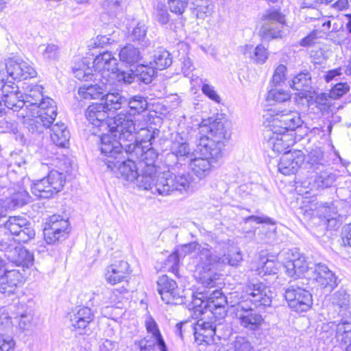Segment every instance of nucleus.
<instances>
[{"mask_svg": "<svg viewBox=\"0 0 351 351\" xmlns=\"http://www.w3.org/2000/svg\"><path fill=\"white\" fill-rule=\"evenodd\" d=\"M211 313L215 317V320L206 321L204 319H199L195 323L190 324L189 322L179 323L176 324V328L179 332V336L182 338V327L183 325L189 326L193 332L195 342L198 345H202L203 343L211 344L215 341V337L218 340L221 339V334L219 332L218 326L220 323H217V319L220 322L223 317H219V316L215 315L212 312Z\"/></svg>", "mask_w": 351, "mask_h": 351, "instance_id": "0eeeda50", "label": "nucleus"}, {"mask_svg": "<svg viewBox=\"0 0 351 351\" xmlns=\"http://www.w3.org/2000/svg\"><path fill=\"white\" fill-rule=\"evenodd\" d=\"M270 119L271 127L279 129L280 132L285 133L289 130H295L302 126L304 123L298 111L287 109L276 110L271 114Z\"/></svg>", "mask_w": 351, "mask_h": 351, "instance_id": "2eb2a0df", "label": "nucleus"}, {"mask_svg": "<svg viewBox=\"0 0 351 351\" xmlns=\"http://www.w3.org/2000/svg\"><path fill=\"white\" fill-rule=\"evenodd\" d=\"M147 101L144 97L140 95H135L128 101L129 110L125 113L135 118V115L140 114L147 109Z\"/></svg>", "mask_w": 351, "mask_h": 351, "instance_id": "a18cd8bd", "label": "nucleus"}, {"mask_svg": "<svg viewBox=\"0 0 351 351\" xmlns=\"http://www.w3.org/2000/svg\"><path fill=\"white\" fill-rule=\"evenodd\" d=\"M204 247H202L200 245L195 242H192L190 243H187L183 245L180 246L176 252L180 256L181 258L184 257L186 254H191L196 250L198 251L199 258L200 259V251L202 249H204ZM200 261L197 265V271L198 274V278L199 279V272L201 271V269L199 268Z\"/></svg>", "mask_w": 351, "mask_h": 351, "instance_id": "5fc2aeb1", "label": "nucleus"}, {"mask_svg": "<svg viewBox=\"0 0 351 351\" xmlns=\"http://www.w3.org/2000/svg\"><path fill=\"white\" fill-rule=\"evenodd\" d=\"M311 278L318 288L326 292H331L337 285L335 274L325 264H314Z\"/></svg>", "mask_w": 351, "mask_h": 351, "instance_id": "a211bd4d", "label": "nucleus"}, {"mask_svg": "<svg viewBox=\"0 0 351 351\" xmlns=\"http://www.w3.org/2000/svg\"><path fill=\"white\" fill-rule=\"evenodd\" d=\"M202 157L193 156L189 160V167L191 172L199 179L205 178L211 171L213 163L220 158H214L200 152Z\"/></svg>", "mask_w": 351, "mask_h": 351, "instance_id": "b1692460", "label": "nucleus"}, {"mask_svg": "<svg viewBox=\"0 0 351 351\" xmlns=\"http://www.w3.org/2000/svg\"><path fill=\"white\" fill-rule=\"evenodd\" d=\"M12 89L14 88L12 87ZM3 105L14 111L19 110L26 111L25 108H24V100H17L16 91L14 90L10 91L9 89H7V92L3 93L2 99L0 100V111L3 110Z\"/></svg>", "mask_w": 351, "mask_h": 351, "instance_id": "ea45409f", "label": "nucleus"}, {"mask_svg": "<svg viewBox=\"0 0 351 351\" xmlns=\"http://www.w3.org/2000/svg\"><path fill=\"white\" fill-rule=\"evenodd\" d=\"M193 302L196 306L208 308L219 318L226 317L228 305L235 307L241 326L250 331L258 330L263 322V316L254 310L252 305L245 304L243 300H229L219 289L198 292Z\"/></svg>", "mask_w": 351, "mask_h": 351, "instance_id": "f257e3e1", "label": "nucleus"}, {"mask_svg": "<svg viewBox=\"0 0 351 351\" xmlns=\"http://www.w3.org/2000/svg\"><path fill=\"white\" fill-rule=\"evenodd\" d=\"M150 64H152V62H150ZM156 74V71L153 65L140 64L134 71L136 78L145 84L151 83Z\"/></svg>", "mask_w": 351, "mask_h": 351, "instance_id": "49530a36", "label": "nucleus"}, {"mask_svg": "<svg viewBox=\"0 0 351 351\" xmlns=\"http://www.w3.org/2000/svg\"><path fill=\"white\" fill-rule=\"evenodd\" d=\"M147 28L144 23H138L132 29L130 34V39L135 42H139L143 46L148 45V40H146Z\"/></svg>", "mask_w": 351, "mask_h": 351, "instance_id": "864d4df0", "label": "nucleus"}, {"mask_svg": "<svg viewBox=\"0 0 351 351\" xmlns=\"http://www.w3.org/2000/svg\"><path fill=\"white\" fill-rule=\"evenodd\" d=\"M101 100L107 111L119 110L126 103V99L118 92L104 93Z\"/></svg>", "mask_w": 351, "mask_h": 351, "instance_id": "79ce46f5", "label": "nucleus"}, {"mask_svg": "<svg viewBox=\"0 0 351 351\" xmlns=\"http://www.w3.org/2000/svg\"><path fill=\"white\" fill-rule=\"evenodd\" d=\"M39 51L46 60H56L59 55V49L56 45H41L39 47Z\"/></svg>", "mask_w": 351, "mask_h": 351, "instance_id": "0e129e2a", "label": "nucleus"}, {"mask_svg": "<svg viewBox=\"0 0 351 351\" xmlns=\"http://www.w3.org/2000/svg\"><path fill=\"white\" fill-rule=\"evenodd\" d=\"M265 137H268L267 146L277 153L289 152L287 149L295 143L291 134L280 132L274 127L267 132Z\"/></svg>", "mask_w": 351, "mask_h": 351, "instance_id": "aec40b11", "label": "nucleus"}, {"mask_svg": "<svg viewBox=\"0 0 351 351\" xmlns=\"http://www.w3.org/2000/svg\"><path fill=\"white\" fill-rule=\"evenodd\" d=\"M290 86L298 91H300L302 96L307 93H311L312 87V79L310 73L301 72L295 75L291 81Z\"/></svg>", "mask_w": 351, "mask_h": 351, "instance_id": "e433bc0d", "label": "nucleus"}, {"mask_svg": "<svg viewBox=\"0 0 351 351\" xmlns=\"http://www.w3.org/2000/svg\"><path fill=\"white\" fill-rule=\"evenodd\" d=\"M117 60L112 53L106 51L97 56L93 62L95 80H103L110 83L112 75H114L117 69Z\"/></svg>", "mask_w": 351, "mask_h": 351, "instance_id": "4468645a", "label": "nucleus"}, {"mask_svg": "<svg viewBox=\"0 0 351 351\" xmlns=\"http://www.w3.org/2000/svg\"><path fill=\"white\" fill-rule=\"evenodd\" d=\"M286 261L284 267L287 274L291 278L300 277L308 270L314 269V265L309 263L305 256L300 254L297 249L289 250L285 252Z\"/></svg>", "mask_w": 351, "mask_h": 351, "instance_id": "dca6fc26", "label": "nucleus"}, {"mask_svg": "<svg viewBox=\"0 0 351 351\" xmlns=\"http://www.w3.org/2000/svg\"><path fill=\"white\" fill-rule=\"evenodd\" d=\"M285 297L289 306L296 312H306L313 304L310 291L300 287L298 283L289 285L285 291Z\"/></svg>", "mask_w": 351, "mask_h": 351, "instance_id": "ddd939ff", "label": "nucleus"}, {"mask_svg": "<svg viewBox=\"0 0 351 351\" xmlns=\"http://www.w3.org/2000/svg\"><path fill=\"white\" fill-rule=\"evenodd\" d=\"M145 326L147 333L145 337L151 338V340L155 341L159 351H168L167 346L160 332L158 325L150 315L145 318Z\"/></svg>", "mask_w": 351, "mask_h": 351, "instance_id": "72a5a7b5", "label": "nucleus"}, {"mask_svg": "<svg viewBox=\"0 0 351 351\" xmlns=\"http://www.w3.org/2000/svg\"><path fill=\"white\" fill-rule=\"evenodd\" d=\"M50 130V136L53 143L57 146L65 147L69 142L70 133L64 123L60 122L51 125Z\"/></svg>", "mask_w": 351, "mask_h": 351, "instance_id": "58836bf2", "label": "nucleus"}, {"mask_svg": "<svg viewBox=\"0 0 351 351\" xmlns=\"http://www.w3.org/2000/svg\"><path fill=\"white\" fill-rule=\"evenodd\" d=\"M86 117L90 123L97 128L106 129L110 120L107 110L102 103L93 104L86 110Z\"/></svg>", "mask_w": 351, "mask_h": 351, "instance_id": "c85d7f7f", "label": "nucleus"}, {"mask_svg": "<svg viewBox=\"0 0 351 351\" xmlns=\"http://www.w3.org/2000/svg\"><path fill=\"white\" fill-rule=\"evenodd\" d=\"M29 222L25 218L20 216L10 217L5 223V227L14 236L19 232L24 226Z\"/></svg>", "mask_w": 351, "mask_h": 351, "instance_id": "603ef678", "label": "nucleus"}, {"mask_svg": "<svg viewBox=\"0 0 351 351\" xmlns=\"http://www.w3.org/2000/svg\"><path fill=\"white\" fill-rule=\"evenodd\" d=\"M93 80L95 82L94 84L84 85L80 87L78 94L85 99H102L107 90L108 83H104L103 80Z\"/></svg>", "mask_w": 351, "mask_h": 351, "instance_id": "473e14b6", "label": "nucleus"}, {"mask_svg": "<svg viewBox=\"0 0 351 351\" xmlns=\"http://www.w3.org/2000/svg\"><path fill=\"white\" fill-rule=\"evenodd\" d=\"M200 128L202 132L208 134L199 137L197 148L199 152L215 159L221 158L223 140L227 134L222 119L210 118L207 121L204 120Z\"/></svg>", "mask_w": 351, "mask_h": 351, "instance_id": "20e7f679", "label": "nucleus"}, {"mask_svg": "<svg viewBox=\"0 0 351 351\" xmlns=\"http://www.w3.org/2000/svg\"><path fill=\"white\" fill-rule=\"evenodd\" d=\"M16 237H17V241L22 243H26L35 237V230L29 221L27 223V226H24L21 229Z\"/></svg>", "mask_w": 351, "mask_h": 351, "instance_id": "69168bd1", "label": "nucleus"}, {"mask_svg": "<svg viewBox=\"0 0 351 351\" xmlns=\"http://www.w3.org/2000/svg\"><path fill=\"white\" fill-rule=\"evenodd\" d=\"M221 254H214L208 248L200 251L199 282L204 287L210 289L217 285L219 275L213 270L215 266L229 265L237 267L243 260L240 250L232 244H225Z\"/></svg>", "mask_w": 351, "mask_h": 351, "instance_id": "7ed1b4c3", "label": "nucleus"}, {"mask_svg": "<svg viewBox=\"0 0 351 351\" xmlns=\"http://www.w3.org/2000/svg\"><path fill=\"white\" fill-rule=\"evenodd\" d=\"M313 182L311 188L313 189H323L332 186L336 180L337 176L335 173L327 170L326 167L318 170L317 173H315Z\"/></svg>", "mask_w": 351, "mask_h": 351, "instance_id": "4c0bfd02", "label": "nucleus"}, {"mask_svg": "<svg viewBox=\"0 0 351 351\" xmlns=\"http://www.w3.org/2000/svg\"><path fill=\"white\" fill-rule=\"evenodd\" d=\"M127 160L119 159V162L117 164L113 171H115L117 177H121L124 180L133 182L136 178L138 173L137 167L134 158H132L129 155Z\"/></svg>", "mask_w": 351, "mask_h": 351, "instance_id": "2f4dec72", "label": "nucleus"}, {"mask_svg": "<svg viewBox=\"0 0 351 351\" xmlns=\"http://www.w3.org/2000/svg\"><path fill=\"white\" fill-rule=\"evenodd\" d=\"M215 5L211 0H202L195 8L196 16L199 19H205L210 16L214 12Z\"/></svg>", "mask_w": 351, "mask_h": 351, "instance_id": "8fccbe9b", "label": "nucleus"}, {"mask_svg": "<svg viewBox=\"0 0 351 351\" xmlns=\"http://www.w3.org/2000/svg\"><path fill=\"white\" fill-rule=\"evenodd\" d=\"M261 23L258 35L263 40L281 38L285 34L286 16L276 8L267 10L261 17Z\"/></svg>", "mask_w": 351, "mask_h": 351, "instance_id": "6e6552de", "label": "nucleus"}, {"mask_svg": "<svg viewBox=\"0 0 351 351\" xmlns=\"http://www.w3.org/2000/svg\"><path fill=\"white\" fill-rule=\"evenodd\" d=\"M156 20L161 25H166L169 21V14L162 3H158L154 9Z\"/></svg>", "mask_w": 351, "mask_h": 351, "instance_id": "e2e57ef3", "label": "nucleus"}, {"mask_svg": "<svg viewBox=\"0 0 351 351\" xmlns=\"http://www.w3.org/2000/svg\"><path fill=\"white\" fill-rule=\"evenodd\" d=\"M332 326H335L337 341L341 345H351V320L341 321L336 325L332 323Z\"/></svg>", "mask_w": 351, "mask_h": 351, "instance_id": "a19ab883", "label": "nucleus"}, {"mask_svg": "<svg viewBox=\"0 0 351 351\" xmlns=\"http://www.w3.org/2000/svg\"><path fill=\"white\" fill-rule=\"evenodd\" d=\"M7 73L14 80H23L36 77L37 73L29 63L20 59H10L6 63Z\"/></svg>", "mask_w": 351, "mask_h": 351, "instance_id": "4be33fe9", "label": "nucleus"}, {"mask_svg": "<svg viewBox=\"0 0 351 351\" xmlns=\"http://www.w3.org/2000/svg\"><path fill=\"white\" fill-rule=\"evenodd\" d=\"M23 274L19 269L7 270L0 276V292L10 295L22 282Z\"/></svg>", "mask_w": 351, "mask_h": 351, "instance_id": "c756f323", "label": "nucleus"}, {"mask_svg": "<svg viewBox=\"0 0 351 351\" xmlns=\"http://www.w3.org/2000/svg\"><path fill=\"white\" fill-rule=\"evenodd\" d=\"M259 265L260 267L257 268V271L260 274H276L278 270L276 263L274 261L269 260L265 257L261 258Z\"/></svg>", "mask_w": 351, "mask_h": 351, "instance_id": "13d9d810", "label": "nucleus"}, {"mask_svg": "<svg viewBox=\"0 0 351 351\" xmlns=\"http://www.w3.org/2000/svg\"><path fill=\"white\" fill-rule=\"evenodd\" d=\"M5 256L9 261L23 267H29L34 261L33 254L21 246L7 245L5 248Z\"/></svg>", "mask_w": 351, "mask_h": 351, "instance_id": "393cba45", "label": "nucleus"}, {"mask_svg": "<svg viewBox=\"0 0 351 351\" xmlns=\"http://www.w3.org/2000/svg\"><path fill=\"white\" fill-rule=\"evenodd\" d=\"M271 291L268 286L259 281H252L245 286L241 295L238 292L231 293L228 299L243 300L245 304H253L255 307H267L271 305Z\"/></svg>", "mask_w": 351, "mask_h": 351, "instance_id": "423d86ee", "label": "nucleus"}, {"mask_svg": "<svg viewBox=\"0 0 351 351\" xmlns=\"http://www.w3.org/2000/svg\"><path fill=\"white\" fill-rule=\"evenodd\" d=\"M106 130L114 137L126 143L135 138L134 134L138 130V125L136 123L135 118L121 112L110 120Z\"/></svg>", "mask_w": 351, "mask_h": 351, "instance_id": "1a4fd4ad", "label": "nucleus"}, {"mask_svg": "<svg viewBox=\"0 0 351 351\" xmlns=\"http://www.w3.org/2000/svg\"><path fill=\"white\" fill-rule=\"evenodd\" d=\"M196 183L189 173L175 174L165 171L157 176L155 189L159 195H167L174 191H193Z\"/></svg>", "mask_w": 351, "mask_h": 351, "instance_id": "39448f33", "label": "nucleus"}, {"mask_svg": "<svg viewBox=\"0 0 351 351\" xmlns=\"http://www.w3.org/2000/svg\"><path fill=\"white\" fill-rule=\"evenodd\" d=\"M119 56L121 62L130 65L137 63L141 58L139 49L132 45L121 48Z\"/></svg>", "mask_w": 351, "mask_h": 351, "instance_id": "37998d69", "label": "nucleus"}, {"mask_svg": "<svg viewBox=\"0 0 351 351\" xmlns=\"http://www.w3.org/2000/svg\"><path fill=\"white\" fill-rule=\"evenodd\" d=\"M154 62L155 69L162 70L171 65L172 58L169 51L164 49H159L155 52Z\"/></svg>", "mask_w": 351, "mask_h": 351, "instance_id": "09e8293b", "label": "nucleus"}, {"mask_svg": "<svg viewBox=\"0 0 351 351\" xmlns=\"http://www.w3.org/2000/svg\"><path fill=\"white\" fill-rule=\"evenodd\" d=\"M304 161V157L301 151L285 152L278 163V171L285 176L294 174Z\"/></svg>", "mask_w": 351, "mask_h": 351, "instance_id": "5701e85b", "label": "nucleus"}, {"mask_svg": "<svg viewBox=\"0 0 351 351\" xmlns=\"http://www.w3.org/2000/svg\"><path fill=\"white\" fill-rule=\"evenodd\" d=\"M12 324L13 323L12 322ZM12 325L9 329H0V351H9L14 346V341L10 335L6 334L12 329Z\"/></svg>", "mask_w": 351, "mask_h": 351, "instance_id": "680f3d73", "label": "nucleus"}, {"mask_svg": "<svg viewBox=\"0 0 351 351\" xmlns=\"http://www.w3.org/2000/svg\"><path fill=\"white\" fill-rule=\"evenodd\" d=\"M267 49L262 45H258L254 49L252 60L258 64H263L268 58Z\"/></svg>", "mask_w": 351, "mask_h": 351, "instance_id": "338daca9", "label": "nucleus"}, {"mask_svg": "<svg viewBox=\"0 0 351 351\" xmlns=\"http://www.w3.org/2000/svg\"><path fill=\"white\" fill-rule=\"evenodd\" d=\"M330 209L328 207H325L321 204L318 203H311L308 206H305L303 208L304 215L307 217H313L315 216L322 217V212H327V210Z\"/></svg>", "mask_w": 351, "mask_h": 351, "instance_id": "052dcab7", "label": "nucleus"}, {"mask_svg": "<svg viewBox=\"0 0 351 351\" xmlns=\"http://www.w3.org/2000/svg\"><path fill=\"white\" fill-rule=\"evenodd\" d=\"M65 180V176L62 173L52 170L47 177L33 183L32 193L39 198L51 197L62 189Z\"/></svg>", "mask_w": 351, "mask_h": 351, "instance_id": "9b49d317", "label": "nucleus"}, {"mask_svg": "<svg viewBox=\"0 0 351 351\" xmlns=\"http://www.w3.org/2000/svg\"><path fill=\"white\" fill-rule=\"evenodd\" d=\"M155 172V167H149L145 168L142 174L137 173L135 179L137 186L143 190H151L153 193H157L154 187L157 180L154 176Z\"/></svg>", "mask_w": 351, "mask_h": 351, "instance_id": "c9c22d12", "label": "nucleus"}, {"mask_svg": "<svg viewBox=\"0 0 351 351\" xmlns=\"http://www.w3.org/2000/svg\"><path fill=\"white\" fill-rule=\"evenodd\" d=\"M247 221H254L257 223H263L256 234L258 242L268 243L274 237L276 226L275 222L267 216L252 215L246 219Z\"/></svg>", "mask_w": 351, "mask_h": 351, "instance_id": "a878e982", "label": "nucleus"}, {"mask_svg": "<svg viewBox=\"0 0 351 351\" xmlns=\"http://www.w3.org/2000/svg\"><path fill=\"white\" fill-rule=\"evenodd\" d=\"M129 274V264L125 261H119L106 268L104 278L108 283L114 285L125 280Z\"/></svg>", "mask_w": 351, "mask_h": 351, "instance_id": "cd10ccee", "label": "nucleus"}, {"mask_svg": "<svg viewBox=\"0 0 351 351\" xmlns=\"http://www.w3.org/2000/svg\"><path fill=\"white\" fill-rule=\"evenodd\" d=\"M72 330L79 335H87L90 331L88 328L93 320V314L88 307L74 309L68 314Z\"/></svg>", "mask_w": 351, "mask_h": 351, "instance_id": "6ab92c4d", "label": "nucleus"}, {"mask_svg": "<svg viewBox=\"0 0 351 351\" xmlns=\"http://www.w3.org/2000/svg\"><path fill=\"white\" fill-rule=\"evenodd\" d=\"M125 154L132 158L144 162L145 168L154 167V163L158 157L149 143L147 145L130 143L129 145H125Z\"/></svg>", "mask_w": 351, "mask_h": 351, "instance_id": "412c9836", "label": "nucleus"}, {"mask_svg": "<svg viewBox=\"0 0 351 351\" xmlns=\"http://www.w3.org/2000/svg\"><path fill=\"white\" fill-rule=\"evenodd\" d=\"M137 132H139V135L142 137V138L139 142L135 140L132 143H138L142 145H147L149 143L150 146L152 145V142L154 140L156 135H158L159 133L158 130H150L147 128H140L139 125Z\"/></svg>", "mask_w": 351, "mask_h": 351, "instance_id": "6e6d98bb", "label": "nucleus"}, {"mask_svg": "<svg viewBox=\"0 0 351 351\" xmlns=\"http://www.w3.org/2000/svg\"><path fill=\"white\" fill-rule=\"evenodd\" d=\"M14 307L15 309L12 317L9 315L10 319H13L21 330H29L32 326L34 316L32 308L24 303H19ZM10 321L12 322V320Z\"/></svg>", "mask_w": 351, "mask_h": 351, "instance_id": "7c9ffc66", "label": "nucleus"}, {"mask_svg": "<svg viewBox=\"0 0 351 351\" xmlns=\"http://www.w3.org/2000/svg\"><path fill=\"white\" fill-rule=\"evenodd\" d=\"M171 153L179 161L189 160L194 156L189 145L187 142L186 135L184 133H176L172 136L171 145L170 147Z\"/></svg>", "mask_w": 351, "mask_h": 351, "instance_id": "bb28decb", "label": "nucleus"}, {"mask_svg": "<svg viewBox=\"0 0 351 351\" xmlns=\"http://www.w3.org/2000/svg\"><path fill=\"white\" fill-rule=\"evenodd\" d=\"M290 98L291 95L289 92L278 88H271L267 96V101H275L277 102H284L289 100Z\"/></svg>", "mask_w": 351, "mask_h": 351, "instance_id": "bf43d9fd", "label": "nucleus"}, {"mask_svg": "<svg viewBox=\"0 0 351 351\" xmlns=\"http://www.w3.org/2000/svg\"><path fill=\"white\" fill-rule=\"evenodd\" d=\"M157 291L166 304H178L183 302L176 282L166 275L157 280Z\"/></svg>", "mask_w": 351, "mask_h": 351, "instance_id": "f3484780", "label": "nucleus"}, {"mask_svg": "<svg viewBox=\"0 0 351 351\" xmlns=\"http://www.w3.org/2000/svg\"><path fill=\"white\" fill-rule=\"evenodd\" d=\"M69 227L67 218L59 215L51 216L43 230L45 241L47 244H56L65 240L70 231Z\"/></svg>", "mask_w": 351, "mask_h": 351, "instance_id": "f8f14e48", "label": "nucleus"}, {"mask_svg": "<svg viewBox=\"0 0 351 351\" xmlns=\"http://www.w3.org/2000/svg\"><path fill=\"white\" fill-rule=\"evenodd\" d=\"M326 165L327 160L319 149L312 150L306 158L305 169L308 172L317 173L318 170L324 169Z\"/></svg>", "mask_w": 351, "mask_h": 351, "instance_id": "f704fd0d", "label": "nucleus"}, {"mask_svg": "<svg viewBox=\"0 0 351 351\" xmlns=\"http://www.w3.org/2000/svg\"><path fill=\"white\" fill-rule=\"evenodd\" d=\"M41 87L34 86L25 95V108L26 114L21 112L24 123L32 133H42L49 128L57 116L55 101L47 97H43Z\"/></svg>", "mask_w": 351, "mask_h": 351, "instance_id": "f03ea898", "label": "nucleus"}, {"mask_svg": "<svg viewBox=\"0 0 351 351\" xmlns=\"http://www.w3.org/2000/svg\"><path fill=\"white\" fill-rule=\"evenodd\" d=\"M29 199L28 193L25 191H19L13 194L11 197L4 200L5 204L7 206V210L8 209H14L16 207L23 206L26 204Z\"/></svg>", "mask_w": 351, "mask_h": 351, "instance_id": "de8ad7c7", "label": "nucleus"}, {"mask_svg": "<svg viewBox=\"0 0 351 351\" xmlns=\"http://www.w3.org/2000/svg\"><path fill=\"white\" fill-rule=\"evenodd\" d=\"M118 138L114 137L112 134H105L100 137V150L104 158L102 160L108 169L114 171L119 160L123 159L122 149L125 150V145H129Z\"/></svg>", "mask_w": 351, "mask_h": 351, "instance_id": "9d476101", "label": "nucleus"}, {"mask_svg": "<svg viewBox=\"0 0 351 351\" xmlns=\"http://www.w3.org/2000/svg\"><path fill=\"white\" fill-rule=\"evenodd\" d=\"M234 351H253L248 340L243 337H237L233 342Z\"/></svg>", "mask_w": 351, "mask_h": 351, "instance_id": "774afa93", "label": "nucleus"}, {"mask_svg": "<svg viewBox=\"0 0 351 351\" xmlns=\"http://www.w3.org/2000/svg\"><path fill=\"white\" fill-rule=\"evenodd\" d=\"M73 71L75 77L81 81L95 80V72L93 67H90L86 60H82L73 66Z\"/></svg>", "mask_w": 351, "mask_h": 351, "instance_id": "c03bdc74", "label": "nucleus"}, {"mask_svg": "<svg viewBox=\"0 0 351 351\" xmlns=\"http://www.w3.org/2000/svg\"><path fill=\"white\" fill-rule=\"evenodd\" d=\"M312 104L322 114H328L332 106V98L327 93L319 94Z\"/></svg>", "mask_w": 351, "mask_h": 351, "instance_id": "3c124183", "label": "nucleus"}, {"mask_svg": "<svg viewBox=\"0 0 351 351\" xmlns=\"http://www.w3.org/2000/svg\"><path fill=\"white\" fill-rule=\"evenodd\" d=\"M332 303L340 308L346 309L350 304V295L345 290H339L332 295Z\"/></svg>", "mask_w": 351, "mask_h": 351, "instance_id": "4d7b16f0", "label": "nucleus"}]
</instances>
